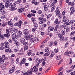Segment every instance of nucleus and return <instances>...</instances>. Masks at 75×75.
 Listing matches in <instances>:
<instances>
[{"label": "nucleus", "instance_id": "64", "mask_svg": "<svg viewBox=\"0 0 75 75\" xmlns=\"http://www.w3.org/2000/svg\"><path fill=\"white\" fill-rule=\"evenodd\" d=\"M70 74L71 75H75V72H71L70 73Z\"/></svg>", "mask_w": 75, "mask_h": 75}, {"label": "nucleus", "instance_id": "20", "mask_svg": "<svg viewBox=\"0 0 75 75\" xmlns=\"http://www.w3.org/2000/svg\"><path fill=\"white\" fill-rule=\"evenodd\" d=\"M18 35L19 37H20V38H21V35H22V32L21 31L18 32Z\"/></svg>", "mask_w": 75, "mask_h": 75}, {"label": "nucleus", "instance_id": "26", "mask_svg": "<svg viewBox=\"0 0 75 75\" xmlns=\"http://www.w3.org/2000/svg\"><path fill=\"white\" fill-rule=\"evenodd\" d=\"M41 61L42 64L43 65H45V60L43 59H42Z\"/></svg>", "mask_w": 75, "mask_h": 75}, {"label": "nucleus", "instance_id": "62", "mask_svg": "<svg viewBox=\"0 0 75 75\" xmlns=\"http://www.w3.org/2000/svg\"><path fill=\"white\" fill-rule=\"evenodd\" d=\"M62 69H63V67H62L60 68V69L59 70L58 72H60V71H62Z\"/></svg>", "mask_w": 75, "mask_h": 75}, {"label": "nucleus", "instance_id": "21", "mask_svg": "<svg viewBox=\"0 0 75 75\" xmlns=\"http://www.w3.org/2000/svg\"><path fill=\"white\" fill-rule=\"evenodd\" d=\"M8 25H10L11 27H13V24L10 21H8Z\"/></svg>", "mask_w": 75, "mask_h": 75}, {"label": "nucleus", "instance_id": "55", "mask_svg": "<svg viewBox=\"0 0 75 75\" xmlns=\"http://www.w3.org/2000/svg\"><path fill=\"white\" fill-rule=\"evenodd\" d=\"M19 48L18 47H17L16 48V49L15 50V51L17 52L18 51H19Z\"/></svg>", "mask_w": 75, "mask_h": 75}, {"label": "nucleus", "instance_id": "11", "mask_svg": "<svg viewBox=\"0 0 75 75\" xmlns=\"http://www.w3.org/2000/svg\"><path fill=\"white\" fill-rule=\"evenodd\" d=\"M41 59H39V60L36 59L35 60L36 63H37V64H37V66H38V65H39V64H40V63H41Z\"/></svg>", "mask_w": 75, "mask_h": 75}, {"label": "nucleus", "instance_id": "5", "mask_svg": "<svg viewBox=\"0 0 75 75\" xmlns=\"http://www.w3.org/2000/svg\"><path fill=\"white\" fill-rule=\"evenodd\" d=\"M30 41L32 42H33L34 41H38V39L37 38H31L30 40Z\"/></svg>", "mask_w": 75, "mask_h": 75}, {"label": "nucleus", "instance_id": "44", "mask_svg": "<svg viewBox=\"0 0 75 75\" xmlns=\"http://www.w3.org/2000/svg\"><path fill=\"white\" fill-rule=\"evenodd\" d=\"M62 17V15H61V14H59L58 15V18H61Z\"/></svg>", "mask_w": 75, "mask_h": 75}, {"label": "nucleus", "instance_id": "19", "mask_svg": "<svg viewBox=\"0 0 75 75\" xmlns=\"http://www.w3.org/2000/svg\"><path fill=\"white\" fill-rule=\"evenodd\" d=\"M5 47H6V48H9L8 44H9V43L7 42H5Z\"/></svg>", "mask_w": 75, "mask_h": 75}, {"label": "nucleus", "instance_id": "22", "mask_svg": "<svg viewBox=\"0 0 75 75\" xmlns=\"http://www.w3.org/2000/svg\"><path fill=\"white\" fill-rule=\"evenodd\" d=\"M7 24V23L6 22H4L2 24V26L3 27H5V26H6V25Z\"/></svg>", "mask_w": 75, "mask_h": 75}, {"label": "nucleus", "instance_id": "8", "mask_svg": "<svg viewBox=\"0 0 75 75\" xmlns=\"http://www.w3.org/2000/svg\"><path fill=\"white\" fill-rule=\"evenodd\" d=\"M24 34L25 35H27L28 34H28L29 33L28 30V29H26L24 30Z\"/></svg>", "mask_w": 75, "mask_h": 75}, {"label": "nucleus", "instance_id": "14", "mask_svg": "<svg viewBox=\"0 0 75 75\" xmlns=\"http://www.w3.org/2000/svg\"><path fill=\"white\" fill-rule=\"evenodd\" d=\"M25 41V39L24 38H21L20 40V42L21 43H22V44H23Z\"/></svg>", "mask_w": 75, "mask_h": 75}, {"label": "nucleus", "instance_id": "42", "mask_svg": "<svg viewBox=\"0 0 75 75\" xmlns=\"http://www.w3.org/2000/svg\"><path fill=\"white\" fill-rule=\"evenodd\" d=\"M16 8H11L10 9L11 11H14V10H16Z\"/></svg>", "mask_w": 75, "mask_h": 75}, {"label": "nucleus", "instance_id": "2", "mask_svg": "<svg viewBox=\"0 0 75 75\" xmlns=\"http://www.w3.org/2000/svg\"><path fill=\"white\" fill-rule=\"evenodd\" d=\"M6 34H4V37H8L10 36V31L9 30V29H7L6 30Z\"/></svg>", "mask_w": 75, "mask_h": 75}, {"label": "nucleus", "instance_id": "4", "mask_svg": "<svg viewBox=\"0 0 75 75\" xmlns=\"http://www.w3.org/2000/svg\"><path fill=\"white\" fill-rule=\"evenodd\" d=\"M5 8V6L3 4V3H0V11L3 10H4Z\"/></svg>", "mask_w": 75, "mask_h": 75}, {"label": "nucleus", "instance_id": "60", "mask_svg": "<svg viewBox=\"0 0 75 75\" xmlns=\"http://www.w3.org/2000/svg\"><path fill=\"white\" fill-rule=\"evenodd\" d=\"M54 54L53 53H51V54L50 56V57L52 58V57H53V56H54Z\"/></svg>", "mask_w": 75, "mask_h": 75}, {"label": "nucleus", "instance_id": "48", "mask_svg": "<svg viewBox=\"0 0 75 75\" xmlns=\"http://www.w3.org/2000/svg\"><path fill=\"white\" fill-rule=\"evenodd\" d=\"M70 39H71V40H73V41H75V37L72 38V37H70Z\"/></svg>", "mask_w": 75, "mask_h": 75}, {"label": "nucleus", "instance_id": "30", "mask_svg": "<svg viewBox=\"0 0 75 75\" xmlns=\"http://www.w3.org/2000/svg\"><path fill=\"white\" fill-rule=\"evenodd\" d=\"M50 55V53L47 52L46 53H44V56H45L46 57H47V56H48Z\"/></svg>", "mask_w": 75, "mask_h": 75}, {"label": "nucleus", "instance_id": "3", "mask_svg": "<svg viewBox=\"0 0 75 75\" xmlns=\"http://www.w3.org/2000/svg\"><path fill=\"white\" fill-rule=\"evenodd\" d=\"M60 22L58 21V19L57 18L56 20L54 22V24H57V25L56 26V28H58L59 27V24Z\"/></svg>", "mask_w": 75, "mask_h": 75}, {"label": "nucleus", "instance_id": "18", "mask_svg": "<svg viewBox=\"0 0 75 75\" xmlns=\"http://www.w3.org/2000/svg\"><path fill=\"white\" fill-rule=\"evenodd\" d=\"M25 58H24L22 59V60L21 61V63H20V65H21V64H24L25 63Z\"/></svg>", "mask_w": 75, "mask_h": 75}, {"label": "nucleus", "instance_id": "32", "mask_svg": "<svg viewBox=\"0 0 75 75\" xmlns=\"http://www.w3.org/2000/svg\"><path fill=\"white\" fill-rule=\"evenodd\" d=\"M28 49V47L27 46H25L24 47V51H26Z\"/></svg>", "mask_w": 75, "mask_h": 75}, {"label": "nucleus", "instance_id": "49", "mask_svg": "<svg viewBox=\"0 0 75 75\" xmlns=\"http://www.w3.org/2000/svg\"><path fill=\"white\" fill-rule=\"evenodd\" d=\"M53 3L55 4L57 2V0H53Z\"/></svg>", "mask_w": 75, "mask_h": 75}, {"label": "nucleus", "instance_id": "17", "mask_svg": "<svg viewBox=\"0 0 75 75\" xmlns=\"http://www.w3.org/2000/svg\"><path fill=\"white\" fill-rule=\"evenodd\" d=\"M30 70H29L27 72V73H25L24 74H23V75H29V74H31V72H30Z\"/></svg>", "mask_w": 75, "mask_h": 75}, {"label": "nucleus", "instance_id": "61", "mask_svg": "<svg viewBox=\"0 0 75 75\" xmlns=\"http://www.w3.org/2000/svg\"><path fill=\"white\" fill-rule=\"evenodd\" d=\"M1 69L3 70L4 69H6V67L4 66H2L1 67Z\"/></svg>", "mask_w": 75, "mask_h": 75}, {"label": "nucleus", "instance_id": "37", "mask_svg": "<svg viewBox=\"0 0 75 75\" xmlns=\"http://www.w3.org/2000/svg\"><path fill=\"white\" fill-rule=\"evenodd\" d=\"M8 62H6L5 63H4V64H3V66L5 67L6 68V67H7V65H8Z\"/></svg>", "mask_w": 75, "mask_h": 75}, {"label": "nucleus", "instance_id": "52", "mask_svg": "<svg viewBox=\"0 0 75 75\" xmlns=\"http://www.w3.org/2000/svg\"><path fill=\"white\" fill-rule=\"evenodd\" d=\"M38 14H41L42 13V11L41 10H39L38 12Z\"/></svg>", "mask_w": 75, "mask_h": 75}, {"label": "nucleus", "instance_id": "35", "mask_svg": "<svg viewBox=\"0 0 75 75\" xmlns=\"http://www.w3.org/2000/svg\"><path fill=\"white\" fill-rule=\"evenodd\" d=\"M73 70L71 69V70H66V72L67 73H69L70 72H72Z\"/></svg>", "mask_w": 75, "mask_h": 75}, {"label": "nucleus", "instance_id": "23", "mask_svg": "<svg viewBox=\"0 0 75 75\" xmlns=\"http://www.w3.org/2000/svg\"><path fill=\"white\" fill-rule=\"evenodd\" d=\"M54 29V27H50V28H48V30H50V31H53Z\"/></svg>", "mask_w": 75, "mask_h": 75}, {"label": "nucleus", "instance_id": "27", "mask_svg": "<svg viewBox=\"0 0 75 75\" xmlns=\"http://www.w3.org/2000/svg\"><path fill=\"white\" fill-rule=\"evenodd\" d=\"M31 51L29 50L28 51L27 54L29 56H30V55H31L32 53Z\"/></svg>", "mask_w": 75, "mask_h": 75}, {"label": "nucleus", "instance_id": "41", "mask_svg": "<svg viewBox=\"0 0 75 75\" xmlns=\"http://www.w3.org/2000/svg\"><path fill=\"white\" fill-rule=\"evenodd\" d=\"M44 10H45V11H47L48 10V8H47V7L45 6L44 8Z\"/></svg>", "mask_w": 75, "mask_h": 75}, {"label": "nucleus", "instance_id": "51", "mask_svg": "<svg viewBox=\"0 0 75 75\" xmlns=\"http://www.w3.org/2000/svg\"><path fill=\"white\" fill-rule=\"evenodd\" d=\"M1 13L2 14H5V11H1Z\"/></svg>", "mask_w": 75, "mask_h": 75}, {"label": "nucleus", "instance_id": "9", "mask_svg": "<svg viewBox=\"0 0 75 75\" xmlns=\"http://www.w3.org/2000/svg\"><path fill=\"white\" fill-rule=\"evenodd\" d=\"M15 67H13L12 68V69H10L9 71V73H13V72L15 69Z\"/></svg>", "mask_w": 75, "mask_h": 75}, {"label": "nucleus", "instance_id": "28", "mask_svg": "<svg viewBox=\"0 0 75 75\" xmlns=\"http://www.w3.org/2000/svg\"><path fill=\"white\" fill-rule=\"evenodd\" d=\"M15 3L16 4H20L21 3V0H17V1H16Z\"/></svg>", "mask_w": 75, "mask_h": 75}, {"label": "nucleus", "instance_id": "34", "mask_svg": "<svg viewBox=\"0 0 75 75\" xmlns=\"http://www.w3.org/2000/svg\"><path fill=\"white\" fill-rule=\"evenodd\" d=\"M23 45H25V46H27L28 45V42H24L23 43Z\"/></svg>", "mask_w": 75, "mask_h": 75}, {"label": "nucleus", "instance_id": "47", "mask_svg": "<svg viewBox=\"0 0 75 75\" xmlns=\"http://www.w3.org/2000/svg\"><path fill=\"white\" fill-rule=\"evenodd\" d=\"M54 4V3H53L52 4L50 5V7H54V4Z\"/></svg>", "mask_w": 75, "mask_h": 75}, {"label": "nucleus", "instance_id": "24", "mask_svg": "<svg viewBox=\"0 0 75 75\" xmlns=\"http://www.w3.org/2000/svg\"><path fill=\"white\" fill-rule=\"evenodd\" d=\"M14 42L15 44H16L17 47H18V46H19V43H18V41H17V40H16Z\"/></svg>", "mask_w": 75, "mask_h": 75}, {"label": "nucleus", "instance_id": "10", "mask_svg": "<svg viewBox=\"0 0 75 75\" xmlns=\"http://www.w3.org/2000/svg\"><path fill=\"white\" fill-rule=\"evenodd\" d=\"M11 3H6L5 4V6L6 7H10V6H11Z\"/></svg>", "mask_w": 75, "mask_h": 75}, {"label": "nucleus", "instance_id": "50", "mask_svg": "<svg viewBox=\"0 0 75 75\" xmlns=\"http://www.w3.org/2000/svg\"><path fill=\"white\" fill-rule=\"evenodd\" d=\"M42 21L44 23L45 22V21H47V19H46V18H45L44 19H43V20Z\"/></svg>", "mask_w": 75, "mask_h": 75}, {"label": "nucleus", "instance_id": "16", "mask_svg": "<svg viewBox=\"0 0 75 75\" xmlns=\"http://www.w3.org/2000/svg\"><path fill=\"white\" fill-rule=\"evenodd\" d=\"M70 10L71 11L70 14H72L74 13V12H75V10H74V8H70Z\"/></svg>", "mask_w": 75, "mask_h": 75}, {"label": "nucleus", "instance_id": "12", "mask_svg": "<svg viewBox=\"0 0 75 75\" xmlns=\"http://www.w3.org/2000/svg\"><path fill=\"white\" fill-rule=\"evenodd\" d=\"M74 52L72 51H70L68 52H66L64 54L65 55H68V54H73Z\"/></svg>", "mask_w": 75, "mask_h": 75}, {"label": "nucleus", "instance_id": "25", "mask_svg": "<svg viewBox=\"0 0 75 75\" xmlns=\"http://www.w3.org/2000/svg\"><path fill=\"white\" fill-rule=\"evenodd\" d=\"M7 15H5L2 16L1 17V19H4V18H7Z\"/></svg>", "mask_w": 75, "mask_h": 75}, {"label": "nucleus", "instance_id": "6", "mask_svg": "<svg viewBox=\"0 0 75 75\" xmlns=\"http://www.w3.org/2000/svg\"><path fill=\"white\" fill-rule=\"evenodd\" d=\"M22 23L21 21H20L19 22H17L15 24V25H18L19 28H21V24Z\"/></svg>", "mask_w": 75, "mask_h": 75}, {"label": "nucleus", "instance_id": "53", "mask_svg": "<svg viewBox=\"0 0 75 75\" xmlns=\"http://www.w3.org/2000/svg\"><path fill=\"white\" fill-rule=\"evenodd\" d=\"M65 29H66L67 31H69V30H70L69 28H68V27H66V28Z\"/></svg>", "mask_w": 75, "mask_h": 75}, {"label": "nucleus", "instance_id": "39", "mask_svg": "<svg viewBox=\"0 0 75 75\" xmlns=\"http://www.w3.org/2000/svg\"><path fill=\"white\" fill-rule=\"evenodd\" d=\"M51 16H52V14H49V15H47V18L48 19L49 18H50V17H51Z\"/></svg>", "mask_w": 75, "mask_h": 75}, {"label": "nucleus", "instance_id": "15", "mask_svg": "<svg viewBox=\"0 0 75 75\" xmlns=\"http://www.w3.org/2000/svg\"><path fill=\"white\" fill-rule=\"evenodd\" d=\"M35 14H34V13H31L30 14H29L28 15H27V16L28 17L30 18V17H31V16H35Z\"/></svg>", "mask_w": 75, "mask_h": 75}, {"label": "nucleus", "instance_id": "46", "mask_svg": "<svg viewBox=\"0 0 75 75\" xmlns=\"http://www.w3.org/2000/svg\"><path fill=\"white\" fill-rule=\"evenodd\" d=\"M51 67H50V68H48L47 69L46 71H45V73H47V72H48V71H49V70H50V69H51Z\"/></svg>", "mask_w": 75, "mask_h": 75}, {"label": "nucleus", "instance_id": "31", "mask_svg": "<svg viewBox=\"0 0 75 75\" xmlns=\"http://www.w3.org/2000/svg\"><path fill=\"white\" fill-rule=\"evenodd\" d=\"M61 9L60 8L57 6L56 8V11H55V12H56V11H59V10Z\"/></svg>", "mask_w": 75, "mask_h": 75}, {"label": "nucleus", "instance_id": "33", "mask_svg": "<svg viewBox=\"0 0 75 75\" xmlns=\"http://www.w3.org/2000/svg\"><path fill=\"white\" fill-rule=\"evenodd\" d=\"M15 7H16V5H12V4L11 3V5L10 6L11 8H16Z\"/></svg>", "mask_w": 75, "mask_h": 75}, {"label": "nucleus", "instance_id": "59", "mask_svg": "<svg viewBox=\"0 0 75 75\" xmlns=\"http://www.w3.org/2000/svg\"><path fill=\"white\" fill-rule=\"evenodd\" d=\"M56 16H58V14H59V13H60V11H56Z\"/></svg>", "mask_w": 75, "mask_h": 75}, {"label": "nucleus", "instance_id": "56", "mask_svg": "<svg viewBox=\"0 0 75 75\" xmlns=\"http://www.w3.org/2000/svg\"><path fill=\"white\" fill-rule=\"evenodd\" d=\"M13 31L15 33H16L17 32V31H18V30H17V29H14Z\"/></svg>", "mask_w": 75, "mask_h": 75}, {"label": "nucleus", "instance_id": "40", "mask_svg": "<svg viewBox=\"0 0 75 75\" xmlns=\"http://www.w3.org/2000/svg\"><path fill=\"white\" fill-rule=\"evenodd\" d=\"M74 3L69 2L68 4V5H69L70 4L71 5V6H73V5H74Z\"/></svg>", "mask_w": 75, "mask_h": 75}, {"label": "nucleus", "instance_id": "63", "mask_svg": "<svg viewBox=\"0 0 75 75\" xmlns=\"http://www.w3.org/2000/svg\"><path fill=\"white\" fill-rule=\"evenodd\" d=\"M4 49V47L3 46H1L0 47V50H3Z\"/></svg>", "mask_w": 75, "mask_h": 75}, {"label": "nucleus", "instance_id": "57", "mask_svg": "<svg viewBox=\"0 0 75 75\" xmlns=\"http://www.w3.org/2000/svg\"><path fill=\"white\" fill-rule=\"evenodd\" d=\"M62 59L59 62V63L58 64V65H59L60 64H61L62 63Z\"/></svg>", "mask_w": 75, "mask_h": 75}, {"label": "nucleus", "instance_id": "29", "mask_svg": "<svg viewBox=\"0 0 75 75\" xmlns=\"http://www.w3.org/2000/svg\"><path fill=\"white\" fill-rule=\"evenodd\" d=\"M45 51L46 52H48L49 51V48L47 47L45 48Z\"/></svg>", "mask_w": 75, "mask_h": 75}, {"label": "nucleus", "instance_id": "58", "mask_svg": "<svg viewBox=\"0 0 75 75\" xmlns=\"http://www.w3.org/2000/svg\"><path fill=\"white\" fill-rule=\"evenodd\" d=\"M48 40V38H47L43 42V43H45V42H46Z\"/></svg>", "mask_w": 75, "mask_h": 75}, {"label": "nucleus", "instance_id": "43", "mask_svg": "<svg viewBox=\"0 0 75 75\" xmlns=\"http://www.w3.org/2000/svg\"><path fill=\"white\" fill-rule=\"evenodd\" d=\"M62 35L61 34H59L58 35V37L59 38H62Z\"/></svg>", "mask_w": 75, "mask_h": 75}, {"label": "nucleus", "instance_id": "1", "mask_svg": "<svg viewBox=\"0 0 75 75\" xmlns=\"http://www.w3.org/2000/svg\"><path fill=\"white\" fill-rule=\"evenodd\" d=\"M30 71L31 72V74L33 73V72H37V71H38V68L36 66H34L33 68L31 69Z\"/></svg>", "mask_w": 75, "mask_h": 75}, {"label": "nucleus", "instance_id": "38", "mask_svg": "<svg viewBox=\"0 0 75 75\" xmlns=\"http://www.w3.org/2000/svg\"><path fill=\"white\" fill-rule=\"evenodd\" d=\"M61 33H62V34L63 35H64L65 34V31L64 30H62L61 32Z\"/></svg>", "mask_w": 75, "mask_h": 75}, {"label": "nucleus", "instance_id": "45", "mask_svg": "<svg viewBox=\"0 0 75 75\" xmlns=\"http://www.w3.org/2000/svg\"><path fill=\"white\" fill-rule=\"evenodd\" d=\"M7 49H6L5 50V51L6 52H8V51H10V50H11L10 49H9V48H7Z\"/></svg>", "mask_w": 75, "mask_h": 75}, {"label": "nucleus", "instance_id": "13", "mask_svg": "<svg viewBox=\"0 0 75 75\" xmlns=\"http://www.w3.org/2000/svg\"><path fill=\"white\" fill-rule=\"evenodd\" d=\"M5 61V59H3L2 58H0V63L1 64H3Z\"/></svg>", "mask_w": 75, "mask_h": 75}, {"label": "nucleus", "instance_id": "7", "mask_svg": "<svg viewBox=\"0 0 75 75\" xmlns=\"http://www.w3.org/2000/svg\"><path fill=\"white\" fill-rule=\"evenodd\" d=\"M32 37H33V35H30V34H28V35H26L25 38L26 40H30V38H32Z\"/></svg>", "mask_w": 75, "mask_h": 75}, {"label": "nucleus", "instance_id": "54", "mask_svg": "<svg viewBox=\"0 0 75 75\" xmlns=\"http://www.w3.org/2000/svg\"><path fill=\"white\" fill-rule=\"evenodd\" d=\"M18 58H17L16 60V64H18L19 63V61H18Z\"/></svg>", "mask_w": 75, "mask_h": 75}, {"label": "nucleus", "instance_id": "36", "mask_svg": "<svg viewBox=\"0 0 75 75\" xmlns=\"http://www.w3.org/2000/svg\"><path fill=\"white\" fill-rule=\"evenodd\" d=\"M56 58L57 59L59 60V59H61V57H60V56H56Z\"/></svg>", "mask_w": 75, "mask_h": 75}]
</instances>
